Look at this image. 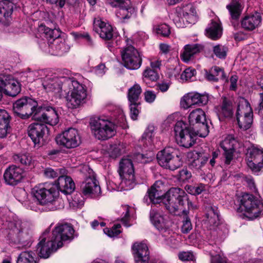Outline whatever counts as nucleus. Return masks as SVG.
<instances>
[{
    "instance_id": "69168bd1",
    "label": "nucleus",
    "mask_w": 263,
    "mask_h": 263,
    "mask_svg": "<svg viewBox=\"0 0 263 263\" xmlns=\"http://www.w3.org/2000/svg\"><path fill=\"white\" fill-rule=\"evenodd\" d=\"M139 104H133V103H129V107L130 110V117L133 120L137 119L139 111L138 109V106Z\"/></svg>"
},
{
    "instance_id": "052dcab7",
    "label": "nucleus",
    "mask_w": 263,
    "mask_h": 263,
    "mask_svg": "<svg viewBox=\"0 0 263 263\" xmlns=\"http://www.w3.org/2000/svg\"><path fill=\"white\" fill-rule=\"evenodd\" d=\"M192 177L191 173L186 168H183L179 172V179L180 181L185 182Z\"/></svg>"
},
{
    "instance_id": "72a5a7b5",
    "label": "nucleus",
    "mask_w": 263,
    "mask_h": 263,
    "mask_svg": "<svg viewBox=\"0 0 263 263\" xmlns=\"http://www.w3.org/2000/svg\"><path fill=\"white\" fill-rule=\"evenodd\" d=\"M107 3L111 7H119L123 10L126 11L127 13L125 16H128L129 13L130 15H135L136 12L135 8L132 6L131 2L130 0H106Z\"/></svg>"
},
{
    "instance_id": "0eeeda50",
    "label": "nucleus",
    "mask_w": 263,
    "mask_h": 263,
    "mask_svg": "<svg viewBox=\"0 0 263 263\" xmlns=\"http://www.w3.org/2000/svg\"><path fill=\"white\" fill-rule=\"evenodd\" d=\"M90 128L92 135L98 140H107L113 137L116 133L115 123L106 117L91 119Z\"/></svg>"
},
{
    "instance_id": "ea45409f",
    "label": "nucleus",
    "mask_w": 263,
    "mask_h": 263,
    "mask_svg": "<svg viewBox=\"0 0 263 263\" xmlns=\"http://www.w3.org/2000/svg\"><path fill=\"white\" fill-rule=\"evenodd\" d=\"M197 17H174L173 21L178 28L190 27L197 22Z\"/></svg>"
},
{
    "instance_id": "473e14b6",
    "label": "nucleus",
    "mask_w": 263,
    "mask_h": 263,
    "mask_svg": "<svg viewBox=\"0 0 263 263\" xmlns=\"http://www.w3.org/2000/svg\"><path fill=\"white\" fill-rule=\"evenodd\" d=\"M10 116L4 109H0V138H5L10 130Z\"/></svg>"
},
{
    "instance_id": "412c9836",
    "label": "nucleus",
    "mask_w": 263,
    "mask_h": 263,
    "mask_svg": "<svg viewBox=\"0 0 263 263\" xmlns=\"http://www.w3.org/2000/svg\"><path fill=\"white\" fill-rule=\"evenodd\" d=\"M2 93L15 97L18 95L21 89V84L10 75H1Z\"/></svg>"
},
{
    "instance_id": "3c124183",
    "label": "nucleus",
    "mask_w": 263,
    "mask_h": 263,
    "mask_svg": "<svg viewBox=\"0 0 263 263\" xmlns=\"http://www.w3.org/2000/svg\"><path fill=\"white\" fill-rule=\"evenodd\" d=\"M185 189L189 194L193 195H197L205 190V185L203 184H199L194 186L187 185Z\"/></svg>"
},
{
    "instance_id": "f03ea898",
    "label": "nucleus",
    "mask_w": 263,
    "mask_h": 263,
    "mask_svg": "<svg viewBox=\"0 0 263 263\" xmlns=\"http://www.w3.org/2000/svg\"><path fill=\"white\" fill-rule=\"evenodd\" d=\"M160 181H156L147 191L143 201L147 204H156L162 201L163 204L170 213L176 214V212L182 210L184 203L187 201V196L184 190L179 187L171 188L163 196L159 185Z\"/></svg>"
},
{
    "instance_id": "f8f14e48",
    "label": "nucleus",
    "mask_w": 263,
    "mask_h": 263,
    "mask_svg": "<svg viewBox=\"0 0 263 263\" xmlns=\"http://www.w3.org/2000/svg\"><path fill=\"white\" fill-rule=\"evenodd\" d=\"M190 126L194 128L195 133L200 137H205L209 134V127L206 123L205 114L201 108L192 110L189 116Z\"/></svg>"
},
{
    "instance_id": "1a4fd4ad",
    "label": "nucleus",
    "mask_w": 263,
    "mask_h": 263,
    "mask_svg": "<svg viewBox=\"0 0 263 263\" xmlns=\"http://www.w3.org/2000/svg\"><path fill=\"white\" fill-rule=\"evenodd\" d=\"M118 172L120 177L121 187L124 190H129L135 185L134 168L130 159L123 158L120 162Z\"/></svg>"
},
{
    "instance_id": "a878e982",
    "label": "nucleus",
    "mask_w": 263,
    "mask_h": 263,
    "mask_svg": "<svg viewBox=\"0 0 263 263\" xmlns=\"http://www.w3.org/2000/svg\"><path fill=\"white\" fill-rule=\"evenodd\" d=\"M150 219L154 226L162 233V234L163 233L171 234V230L169 229V222L158 212L154 210H151Z\"/></svg>"
},
{
    "instance_id": "338daca9",
    "label": "nucleus",
    "mask_w": 263,
    "mask_h": 263,
    "mask_svg": "<svg viewBox=\"0 0 263 263\" xmlns=\"http://www.w3.org/2000/svg\"><path fill=\"white\" fill-rule=\"evenodd\" d=\"M162 61L159 59L154 58L150 60V68L158 71L160 69Z\"/></svg>"
},
{
    "instance_id": "dca6fc26",
    "label": "nucleus",
    "mask_w": 263,
    "mask_h": 263,
    "mask_svg": "<svg viewBox=\"0 0 263 263\" xmlns=\"http://www.w3.org/2000/svg\"><path fill=\"white\" fill-rule=\"evenodd\" d=\"M246 161L248 167L254 173H257L263 168V148L252 146L248 149Z\"/></svg>"
},
{
    "instance_id": "c85d7f7f",
    "label": "nucleus",
    "mask_w": 263,
    "mask_h": 263,
    "mask_svg": "<svg viewBox=\"0 0 263 263\" xmlns=\"http://www.w3.org/2000/svg\"><path fill=\"white\" fill-rule=\"evenodd\" d=\"M219 223V218L217 208L216 206H211L206 208L203 224L210 229H212L218 226Z\"/></svg>"
},
{
    "instance_id": "c03bdc74",
    "label": "nucleus",
    "mask_w": 263,
    "mask_h": 263,
    "mask_svg": "<svg viewBox=\"0 0 263 263\" xmlns=\"http://www.w3.org/2000/svg\"><path fill=\"white\" fill-rule=\"evenodd\" d=\"M70 206L73 209H80L84 205V198L80 193L73 194L71 199H69Z\"/></svg>"
},
{
    "instance_id": "cd10ccee",
    "label": "nucleus",
    "mask_w": 263,
    "mask_h": 263,
    "mask_svg": "<svg viewBox=\"0 0 263 263\" xmlns=\"http://www.w3.org/2000/svg\"><path fill=\"white\" fill-rule=\"evenodd\" d=\"M56 182L55 189L59 192L69 194H71L75 189L74 183L72 178L67 176H60Z\"/></svg>"
},
{
    "instance_id": "0e129e2a",
    "label": "nucleus",
    "mask_w": 263,
    "mask_h": 263,
    "mask_svg": "<svg viewBox=\"0 0 263 263\" xmlns=\"http://www.w3.org/2000/svg\"><path fill=\"white\" fill-rule=\"evenodd\" d=\"M122 208L123 209V210L124 212L123 213V217L121 218V221H122L123 224L126 227H129L130 224H128L127 223V218L129 217V206L125 205L122 206Z\"/></svg>"
},
{
    "instance_id": "9d476101",
    "label": "nucleus",
    "mask_w": 263,
    "mask_h": 263,
    "mask_svg": "<svg viewBox=\"0 0 263 263\" xmlns=\"http://www.w3.org/2000/svg\"><path fill=\"white\" fill-rule=\"evenodd\" d=\"M126 42V46L121 52L123 64L128 69H138L141 66L142 58L137 49L132 45V40L127 39Z\"/></svg>"
},
{
    "instance_id": "de8ad7c7",
    "label": "nucleus",
    "mask_w": 263,
    "mask_h": 263,
    "mask_svg": "<svg viewBox=\"0 0 263 263\" xmlns=\"http://www.w3.org/2000/svg\"><path fill=\"white\" fill-rule=\"evenodd\" d=\"M155 130V127L153 125H149L144 133L143 135L142 138L143 142L145 143L147 145H152L153 142V138L154 137V132Z\"/></svg>"
},
{
    "instance_id": "6e6552de",
    "label": "nucleus",
    "mask_w": 263,
    "mask_h": 263,
    "mask_svg": "<svg viewBox=\"0 0 263 263\" xmlns=\"http://www.w3.org/2000/svg\"><path fill=\"white\" fill-rule=\"evenodd\" d=\"M174 133L177 143L180 146L186 148L193 146L195 142V137L198 136L195 133L194 128L189 127L182 121L176 123Z\"/></svg>"
},
{
    "instance_id": "8fccbe9b",
    "label": "nucleus",
    "mask_w": 263,
    "mask_h": 263,
    "mask_svg": "<svg viewBox=\"0 0 263 263\" xmlns=\"http://www.w3.org/2000/svg\"><path fill=\"white\" fill-rule=\"evenodd\" d=\"M171 233L170 234H168V233H163L162 235L165 238V239L168 245L171 246L172 247H176L180 242L179 239H178L179 237L176 234L173 232L171 230Z\"/></svg>"
},
{
    "instance_id": "4d7b16f0",
    "label": "nucleus",
    "mask_w": 263,
    "mask_h": 263,
    "mask_svg": "<svg viewBox=\"0 0 263 263\" xmlns=\"http://www.w3.org/2000/svg\"><path fill=\"white\" fill-rule=\"evenodd\" d=\"M193 227L190 219L187 216H185L181 227V232L184 234H187L192 229Z\"/></svg>"
},
{
    "instance_id": "2f4dec72",
    "label": "nucleus",
    "mask_w": 263,
    "mask_h": 263,
    "mask_svg": "<svg viewBox=\"0 0 263 263\" xmlns=\"http://www.w3.org/2000/svg\"><path fill=\"white\" fill-rule=\"evenodd\" d=\"M206 36L213 40H217L221 37L222 34V28L218 18L212 20L205 30Z\"/></svg>"
},
{
    "instance_id": "864d4df0",
    "label": "nucleus",
    "mask_w": 263,
    "mask_h": 263,
    "mask_svg": "<svg viewBox=\"0 0 263 263\" xmlns=\"http://www.w3.org/2000/svg\"><path fill=\"white\" fill-rule=\"evenodd\" d=\"M121 226L120 224L114 226L111 228H105L103 229L104 233L110 237H117L121 233L120 230Z\"/></svg>"
},
{
    "instance_id": "f257e3e1",
    "label": "nucleus",
    "mask_w": 263,
    "mask_h": 263,
    "mask_svg": "<svg viewBox=\"0 0 263 263\" xmlns=\"http://www.w3.org/2000/svg\"><path fill=\"white\" fill-rule=\"evenodd\" d=\"M36 83L41 84L47 92L60 98L64 97L66 106L69 109L79 108L87 102L88 93L86 86L73 78L48 74L39 78Z\"/></svg>"
},
{
    "instance_id": "4c0bfd02",
    "label": "nucleus",
    "mask_w": 263,
    "mask_h": 263,
    "mask_svg": "<svg viewBox=\"0 0 263 263\" xmlns=\"http://www.w3.org/2000/svg\"><path fill=\"white\" fill-rule=\"evenodd\" d=\"M16 263H37L36 255L31 251H23L18 255Z\"/></svg>"
},
{
    "instance_id": "bf43d9fd",
    "label": "nucleus",
    "mask_w": 263,
    "mask_h": 263,
    "mask_svg": "<svg viewBox=\"0 0 263 263\" xmlns=\"http://www.w3.org/2000/svg\"><path fill=\"white\" fill-rule=\"evenodd\" d=\"M178 256L179 259L183 261L193 260L194 258L193 253L190 251L179 252Z\"/></svg>"
},
{
    "instance_id": "a18cd8bd",
    "label": "nucleus",
    "mask_w": 263,
    "mask_h": 263,
    "mask_svg": "<svg viewBox=\"0 0 263 263\" xmlns=\"http://www.w3.org/2000/svg\"><path fill=\"white\" fill-rule=\"evenodd\" d=\"M227 8L230 11L231 16H239L242 9L241 4L237 1H233Z\"/></svg>"
},
{
    "instance_id": "79ce46f5",
    "label": "nucleus",
    "mask_w": 263,
    "mask_h": 263,
    "mask_svg": "<svg viewBox=\"0 0 263 263\" xmlns=\"http://www.w3.org/2000/svg\"><path fill=\"white\" fill-rule=\"evenodd\" d=\"M13 4L9 0L0 1V16H10L13 12Z\"/></svg>"
},
{
    "instance_id": "b1692460",
    "label": "nucleus",
    "mask_w": 263,
    "mask_h": 263,
    "mask_svg": "<svg viewBox=\"0 0 263 263\" xmlns=\"http://www.w3.org/2000/svg\"><path fill=\"white\" fill-rule=\"evenodd\" d=\"M93 30L100 37L105 40H110L113 36L112 27L101 17H95L93 23Z\"/></svg>"
},
{
    "instance_id": "37998d69",
    "label": "nucleus",
    "mask_w": 263,
    "mask_h": 263,
    "mask_svg": "<svg viewBox=\"0 0 263 263\" xmlns=\"http://www.w3.org/2000/svg\"><path fill=\"white\" fill-rule=\"evenodd\" d=\"M123 144L118 143L110 145L108 149V154L109 157L116 158L124 152Z\"/></svg>"
},
{
    "instance_id": "393cba45",
    "label": "nucleus",
    "mask_w": 263,
    "mask_h": 263,
    "mask_svg": "<svg viewBox=\"0 0 263 263\" xmlns=\"http://www.w3.org/2000/svg\"><path fill=\"white\" fill-rule=\"evenodd\" d=\"M82 191L84 195L92 198L100 196L101 191L98 180L95 177H88L81 185Z\"/></svg>"
},
{
    "instance_id": "13d9d810",
    "label": "nucleus",
    "mask_w": 263,
    "mask_h": 263,
    "mask_svg": "<svg viewBox=\"0 0 263 263\" xmlns=\"http://www.w3.org/2000/svg\"><path fill=\"white\" fill-rule=\"evenodd\" d=\"M183 15L185 16H194L196 15V11L195 7L192 4L186 5L183 7L182 9Z\"/></svg>"
},
{
    "instance_id": "20e7f679",
    "label": "nucleus",
    "mask_w": 263,
    "mask_h": 263,
    "mask_svg": "<svg viewBox=\"0 0 263 263\" xmlns=\"http://www.w3.org/2000/svg\"><path fill=\"white\" fill-rule=\"evenodd\" d=\"M46 184L35 186L31 191L32 197L41 205L44 206L46 211H54L64 207L61 199L59 198V192L54 185L50 187Z\"/></svg>"
},
{
    "instance_id": "5fc2aeb1",
    "label": "nucleus",
    "mask_w": 263,
    "mask_h": 263,
    "mask_svg": "<svg viewBox=\"0 0 263 263\" xmlns=\"http://www.w3.org/2000/svg\"><path fill=\"white\" fill-rule=\"evenodd\" d=\"M156 33L163 36H168L170 34V28L166 24H162L154 27Z\"/></svg>"
},
{
    "instance_id": "ddd939ff",
    "label": "nucleus",
    "mask_w": 263,
    "mask_h": 263,
    "mask_svg": "<svg viewBox=\"0 0 263 263\" xmlns=\"http://www.w3.org/2000/svg\"><path fill=\"white\" fill-rule=\"evenodd\" d=\"M236 120L240 128L246 130L253 123V111L249 102L242 98L240 100L236 114Z\"/></svg>"
},
{
    "instance_id": "bb28decb",
    "label": "nucleus",
    "mask_w": 263,
    "mask_h": 263,
    "mask_svg": "<svg viewBox=\"0 0 263 263\" xmlns=\"http://www.w3.org/2000/svg\"><path fill=\"white\" fill-rule=\"evenodd\" d=\"M187 158L190 162V167L196 170L201 169L209 159L208 155L195 151L187 153Z\"/></svg>"
},
{
    "instance_id": "680f3d73",
    "label": "nucleus",
    "mask_w": 263,
    "mask_h": 263,
    "mask_svg": "<svg viewBox=\"0 0 263 263\" xmlns=\"http://www.w3.org/2000/svg\"><path fill=\"white\" fill-rule=\"evenodd\" d=\"M107 68L104 64H100L93 69L94 73L99 77L103 76L107 71Z\"/></svg>"
},
{
    "instance_id": "c9c22d12",
    "label": "nucleus",
    "mask_w": 263,
    "mask_h": 263,
    "mask_svg": "<svg viewBox=\"0 0 263 263\" xmlns=\"http://www.w3.org/2000/svg\"><path fill=\"white\" fill-rule=\"evenodd\" d=\"M142 88L139 84L136 83L128 89L127 98L129 103L140 104Z\"/></svg>"
},
{
    "instance_id": "9b49d317",
    "label": "nucleus",
    "mask_w": 263,
    "mask_h": 263,
    "mask_svg": "<svg viewBox=\"0 0 263 263\" xmlns=\"http://www.w3.org/2000/svg\"><path fill=\"white\" fill-rule=\"evenodd\" d=\"M55 140L59 146L68 149L78 147L82 142L80 132L72 127L68 128L57 135Z\"/></svg>"
},
{
    "instance_id": "a19ab883",
    "label": "nucleus",
    "mask_w": 263,
    "mask_h": 263,
    "mask_svg": "<svg viewBox=\"0 0 263 263\" xmlns=\"http://www.w3.org/2000/svg\"><path fill=\"white\" fill-rule=\"evenodd\" d=\"M14 159L17 162L30 168L34 166V162L32 160V157L28 154H20L15 155Z\"/></svg>"
},
{
    "instance_id": "c756f323",
    "label": "nucleus",
    "mask_w": 263,
    "mask_h": 263,
    "mask_svg": "<svg viewBox=\"0 0 263 263\" xmlns=\"http://www.w3.org/2000/svg\"><path fill=\"white\" fill-rule=\"evenodd\" d=\"M59 248L53 240L52 237L51 240L47 242H45V239L43 238L37 245V250L39 252L40 257L44 258L49 257L52 252L56 251Z\"/></svg>"
},
{
    "instance_id": "7c9ffc66",
    "label": "nucleus",
    "mask_w": 263,
    "mask_h": 263,
    "mask_svg": "<svg viewBox=\"0 0 263 263\" xmlns=\"http://www.w3.org/2000/svg\"><path fill=\"white\" fill-rule=\"evenodd\" d=\"M203 49V46L199 44L186 45L184 46L183 51L180 54L181 59L183 61L188 62L192 60L196 54L201 52Z\"/></svg>"
},
{
    "instance_id": "4468645a",
    "label": "nucleus",
    "mask_w": 263,
    "mask_h": 263,
    "mask_svg": "<svg viewBox=\"0 0 263 263\" xmlns=\"http://www.w3.org/2000/svg\"><path fill=\"white\" fill-rule=\"evenodd\" d=\"M13 107L14 113L22 118H28L31 116L33 118L37 103L31 98L25 97L15 101Z\"/></svg>"
},
{
    "instance_id": "09e8293b",
    "label": "nucleus",
    "mask_w": 263,
    "mask_h": 263,
    "mask_svg": "<svg viewBox=\"0 0 263 263\" xmlns=\"http://www.w3.org/2000/svg\"><path fill=\"white\" fill-rule=\"evenodd\" d=\"M182 163L181 158L176 154V152H175L172 158H171L170 160L168 161L165 168H168L171 170L174 171L181 166Z\"/></svg>"
},
{
    "instance_id": "49530a36",
    "label": "nucleus",
    "mask_w": 263,
    "mask_h": 263,
    "mask_svg": "<svg viewBox=\"0 0 263 263\" xmlns=\"http://www.w3.org/2000/svg\"><path fill=\"white\" fill-rule=\"evenodd\" d=\"M143 79L144 81L149 80L156 81L159 79L158 71L149 67H147L143 72Z\"/></svg>"
},
{
    "instance_id": "7ed1b4c3",
    "label": "nucleus",
    "mask_w": 263,
    "mask_h": 263,
    "mask_svg": "<svg viewBox=\"0 0 263 263\" xmlns=\"http://www.w3.org/2000/svg\"><path fill=\"white\" fill-rule=\"evenodd\" d=\"M46 22L48 26L41 24L38 28L41 37L38 41L40 48L45 52L56 55H62L68 52L70 47L60 37V29L54 26L52 21L47 20Z\"/></svg>"
},
{
    "instance_id": "5701e85b",
    "label": "nucleus",
    "mask_w": 263,
    "mask_h": 263,
    "mask_svg": "<svg viewBox=\"0 0 263 263\" xmlns=\"http://www.w3.org/2000/svg\"><path fill=\"white\" fill-rule=\"evenodd\" d=\"M24 177V170L15 165L9 166L4 174L5 181L11 185H15L21 182Z\"/></svg>"
},
{
    "instance_id": "6e6d98bb",
    "label": "nucleus",
    "mask_w": 263,
    "mask_h": 263,
    "mask_svg": "<svg viewBox=\"0 0 263 263\" xmlns=\"http://www.w3.org/2000/svg\"><path fill=\"white\" fill-rule=\"evenodd\" d=\"M196 73V70L194 68H188L184 70L180 76V79L182 81L191 80Z\"/></svg>"
},
{
    "instance_id": "6ab92c4d",
    "label": "nucleus",
    "mask_w": 263,
    "mask_h": 263,
    "mask_svg": "<svg viewBox=\"0 0 263 263\" xmlns=\"http://www.w3.org/2000/svg\"><path fill=\"white\" fill-rule=\"evenodd\" d=\"M48 128L44 124L33 123L28 127V134L35 145L43 144L46 135L48 133Z\"/></svg>"
},
{
    "instance_id": "f704fd0d",
    "label": "nucleus",
    "mask_w": 263,
    "mask_h": 263,
    "mask_svg": "<svg viewBox=\"0 0 263 263\" xmlns=\"http://www.w3.org/2000/svg\"><path fill=\"white\" fill-rule=\"evenodd\" d=\"M175 152V151L172 147H166L159 152L157 155L159 164L162 167L165 168Z\"/></svg>"
},
{
    "instance_id": "603ef678",
    "label": "nucleus",
    "mask_w": 263,
    "mask_h": 263,
    "mask_svg": "<svg viewBox=\"0 0 263 263\" xmlns=\"http://www.w3.org/2000/svg\"><path fill=\"white\" fill-rule=\"evenodd\" d=\"M227 48L222 45L217 44L213 47V53L219 59H225L227 56Z\"/></svg>"
},
{
    "instance_id": "2eb2a0df",
    "label": "nucleus",
    "mask_w": 263,
    "mask_h": 263,
    "mask_svg": "<svg viewBox=\"0 0 263 263\" xmlns=\"http://www.w3.org/2000/svg\"><path fill=\"white\" fill-rule=\"evenodd\" d=\"M34 120L51 126L57 125L59 117L55 108L51 106L37 107L33 115Z\"/></svg>"
},
{
    "instance_id": "4be33fe9",
    "label": "nucleus",
    "mask_w": 263,
    "mask_h": 263,
    "mask_svg": "<svg viewBox=\"0 0 263 263\" xmlns=\"http://www.w3.org/2000/svg\"><path fill=\"white\" fill-rule=\"evenodd\" d=\"M241 143L234 136L228 135L220 143L221 148L224 153L225 163L229 164L233 158L235 150L240 147Z\"/></svg>"
},
{
    "instance_id": "58836bf2",
    "label": "nucleus",
    "mask_w": 263,
    "mask_h": 263,
    "mask_svg": "<svg viewBox=\"0 0 263 263\" xmlns=\"http://www.w3.org/2000/svg\"><path fill=\"white\" fill-rule=\"evenodd\" d=\"M261 17H243L241 20V25L248 30H253L260 23Z\"/></svg>"
},
{
    "instance_id": "e2e57ef3",
    "label": "nucleus",
    "mask_w": 263,
    "mask_h": 263,
    "mask_svg": "<svg viewBox=\"0 0 263 263\" xmlns=\"http://www.w3.org/2000/svg\"><path fill=\"white\" fill-rule=\"evenodd\" d=\"M211 71L215 76V77L217 78V81L224 79V74L222 68L218 66H214L211 68Z\"/></svg>"
},
{
    "instance_id": "f3484780",
    "label": "nucleus",
    "mask_w": 263,
    "mask_h": 263,
    "mask_svg": "<svg viewBox=\"0 0 263 263\" xmlns=\"http://www.w3.org/2000/svg\"><path fill=\"white\" fill-rule=\"evenodd\" d=\"M74 230L70 223L58 224L52 231V237L57 246L62 247L63 241L71 240L73 238Z\"/></svg>"
},
{
    "instance_id": "a211bd4d",
    "label": "nucleus",
    "mask_w": 263,
    "mask_h": 263,
    "mask_svg": "<svg viewBox=\"0 0 263 263\" xmlns=\"http://www.w3.org/2000/svg\"><path fill=\"white\" fill-rule=\"evenodd\" d=\"M209 100V96L206 93H200L196 91L185 94L180 100L182 108L187 109L194 105L206 104Z\"/></svg>"
},
{
    "instance_id": "aec40b11",
    "label": "nucleus",
    "mask_w": 263,
    "mask_h": 263,
    "mask_svg": "<svg viewBox=\"0 0 263 263\" xmlns=\"http://www.w3.org/2000/svg\"><path fill=\"white\" fill-rule=\"evenodd\" d=\"M235 106L234 102L225 97H222L221 103L215 107V111L220 121L230 120L234 116Z\"/></svg>"
},
{
    "instance_id": "774afa93",
    "label": "nucleus",
    "mask_w": 263,
    "mask_h": 263,
    "mask_svg": "<svg viewBox=\"0 0 263 263\" xmlns=\"http://www.w3.org/2000/svg\"><path fill=\"white\" fill-rule=\"evenodd\" d=\"M156 98V93L153 91H146L144 92V99L146 102L152 103L154 102Z\"/></svg>"
},
{
    "instance_id": "e433bc0d",
    "label": "nucleus",
    "mask_w": 263,
    "mask_h": 263,
    "mask_svg": "<svg viewBox=\"0 0 263 263\" xmlns=\"http://www.w3.org/2000/svg\"><path fill=\"white\" fill-rule=\"evenodd\" d=\"M111 118L115 123V125H118L123 128H126L127 127L126 119L123 110L120 108H116L114 111Z\"/></svg>"
},
{
    "instance_id": "423d86ee",
    "label": "nucleus",
    "mask_w": 263,
    "mask_h": 263,
    "mask_svg": "<svg viewBox=\"0 0 263 263\" xmlns=\"http://www.w3.org/2000/svg\"><path fill=\"white\" fill-rule=\"evenodd\" d=\"M238 211L243 212L250 220L258 217L263 213V201L252 194H243L238 199Z\"/></svg>"
},
{
    "instance_id": "39448f33",
    "label": "nucleus",
    "mask_w": 263,
    "mask_h": 263,
    "mask_svg": "<svg viewBox=\"0 0 263 263\" xmlns=\"http://www.w3.org/2000/svg\"><path fill=\"white\" fill-rule=\"evenodd\" d=\"M7 226V237L10 243L23 246L29 245L31 235L27 222L17 219L8 221Z\"/></svg>"
}]
</instances>
